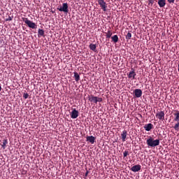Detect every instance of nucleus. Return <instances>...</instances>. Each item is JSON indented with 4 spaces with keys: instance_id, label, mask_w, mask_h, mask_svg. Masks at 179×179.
<instances>
[{
    "instance_id": "nucleus-1",
    "label": "nucleus",
    "mask_w": 179,
    "mask_h": 179,
    "mask_svg": "<svg viewBox=\"0 0 179 179\" xmlns=\"http://www.w3.org/2000/svg\"><path fill=\"white\" fill-rule=\"evenodd\" d=\"M146 143L148 146H150V148H156V146H159V145H160V140H153V138L150 136L149 138L147 139Z\"/></svg>"
},
{
    "instance_id": "nucleus-2",
    "label": "nucleus",
    "mask_w": 179,
    "mask_h": 179,
    "mask_svg": "<svg viewBox=\"0 0 179 179\" xmlns=\"http://www.w3.org/2000/svg\"><path fill=\"white\" fill-rule=\"evenodd\" d=\"M22 22L27 24L28 27H29L30 29H37V25L36 24V23L29 20V18L23 17Z\"/></svg>"
},
{
    "instance_id": "nucleus-3",
    "label": "nucleus",
    "mask_w": 179,
    "mask_h": 179,
    "mask_svg": "<svg viewBox=\"0 0 179 179\" xmlns=\"http://www.w3.org/2000/svg\"><path fill=\"white\" fill-rule=\"evenodd\" d=\"M88 99L91 103H94L95 104H97V103H101V101H103V98L94 96L93 95L90 96Z\"/></svg>"
},
{
    "instance_id": "nucleus-4",
    "label": "nucleus",
    "mask_w": 179,
    "mask_h": 179,
    "mask_svg": "<svg viewBox=\"0 0 179 179\" xmlns=\"http://www.w3.org/2000/svg\"><path fill=\"white\" fill-rule=\"evenodd\" d=\"M57 10L59 12H64V13H68V12H69V10L68 9V3H63L62 6L57 8Z\"/></svg>"
},
{
    "instance_id": "nucleus-5",
    "label": "nucleus",
    "mask_w": 179,
    "mask_h": 179,
    "mask_svg": "<svg viewBox=\"0 0 179 179\" xmlns=\"http://www.w3.org/2000/svg\"><path fill=\"white\" fill-rule=\"evenodd\" d=\"M98 3L101 9L103 10V12L107 11V3H106V1H104V0H98Z\"/></svg>"
},
{
    "instance_id": "nucleus-6",
    "label": "nucleus",
    "mask_w": 179,
    "mask_h": 179,
    "mask_svg": "<svg viewBox=\"0 0 179 179\" xmlns=\"http://www.w3.org/2000/svg\"><path fill=\"white\" fill-rule=\"evenodd\" d=\"M78 117H79V111L76 110V108H73L71 113V118H72L73 120H75Z\"/></svg>"
},
{
    "instance_id": "nucleus-7",
    "label": "nucleus",
    "mask_w": 179,
    "mask_h": 179,
    "mask_svg": "<svg viewBox=\"0 0 179 179\" xmlns=\"http://www.w3.org/2000/svg\"><path fill=\"white\" fill-rule=\"evenodd\" d=\"M164 111H159L156 114V117L157 118H158V120H160L162 121H163V120H164Z\"/></svg>"
},
{
    "instance_id": "nucleus-8",
    "label": "nucleus",
    "mask_w": 179,
    "mask_h": 179,
    "mask_svg": "<svg viewBox=\"0 0 179 179\" xmlns=\"http://www.w3.org/2000/svg\"><path fill=\"white\" fill-rule=\"evenodd\" d=\"M86 141H87V142H90V143H92V145H93V143H94V142H96V137H94L93 136H88L86 138Z\"/></svg>"
},
{
    "instance_id": "nucleus-9",
    "label": "nucleus",
    "mask_w": 179,
    "mask_h": 179,
    "mask_svg": "<svg viewBox=\"0 0 179 179\" xmlns=\"http://www.w3.org/2000/svg\"><path fill=\"white\" fill-rule=\"evenodd\" d=\"M141 169H142V166L139 164L135 165L131 168V171L134 173H138V171H140Z\"/></svg>"
},
{
    "instance_id": "nucleus-10",
    "label": "nucleus",
    "mask_w": 179,
    "mask_h": 179,
    "mask_svg": "<svg viewBox=\"0 0 179 179\" xmlns=\"http://www.w3.org/2000/svg\"><path fill=\"white\" fill-rule=\"evenodd\" d=\"M134 93L136 97L137 98L142 97V90L136 89L134 90Z\"/></svg>"
},
{
    "instance_id": "nucleus-11",
    "label": "nucleus",
    "mask_w": 179,
    "mask_h": 179,
    "mask_svg": "<svg viewBox=\"0 0 179 179\" xmlns=\"http://www.w3.org/2000/svg\"><path fill=\"white\" fill-rule=\"evenodd\" d=\"M127 76L129 79H132V80H134L136 76V73H135V71H131L129 73V74H127Z\"/></svg>"
},
{
    "instance_id": "nucleus-12",
    "label": "nucleus",
    "mask_w": 179,
    "mask_h": 179,
    "mask_svg": "<svg viewBox=\"0 0 179 179\" xmlns=\"http://www.w3.org/2000/svg\"><path fill=\"white\" fill-rule=\"evenodd\" d=\"M144 129H145V131L149 132V131H150L151 129H153V125L152 124V123H148L147 124H145Z\"/></svg>"
},
{
    "instance_id": "nucleus-13",
    "label": "nucleus",
    "mask_w": 179,
    "mask_h": 179,
    "mask_svg": "<svg viewBox=\"0 0 179 179\" xmlns=\"http://www.w3.org/2000/svg\"><path fill=\"white\" fill-rule=\"evenodd\" d=\"M158 5L159 8H164L166 6V0H159Z\"/></svg>"
},
{
    "instance_id": "nucleus-14",
    "label": "nucleus",
    "mask_w": 179,
    "mask_h": 179,
    "mask_svg": "<svg viewBox=\"0 0 179 179\" xmlns=\"http://www.w3.org/2000/svg\"><path fill=\"white\" fill-rule=\"evenodd\" d=\"M127 130H124L122 134H121V136H122V142H125L126 139H127Z\"/></svg>"
},
{
    "instance_id": "nucleus-15",
    "label": "nucleus",
    "mask_w": 179,
    "mask_h": 179,
    "mask_svg": "<svg viewBox=\"0 0 179 179\" xmlns=\"http://www.w3.org/2000/svg\"><path fill=\"white\" fill-rule=\"evenodd\" d=\"M173 115L175 117L173 121H176V122H179V111L176 110V113H173Z\"/></svg>"
},
{
    "instance_id": "nucleus-16",
    "label": "nucleus",
    "mask_w": 179,
    "mask_h": 179,
    "mask_svg": "<svg viewBox=\"0 0 179 179\" xmlns=\"http://www.w3.org/2000/svg\"><path fill=\"white\" fill-rule=\"evenodd\" d=\"M73 73L76 82H79V80H80V76L79 75V73H78V72H74Z\"/></svg>"
},
{
    "instance_id": "nucleus-17",
    "label": "nucleus",
    "mask_w": 179,
    "mask_h": 179,
    "mask_svg": "<svg viewBox=\"0 0 179 179\" xmlns=\"http://www.w3.org/2000/svg\"><path fill=\"white\" fill-rule=\"evenodd\" d=\"M106 38H110L113 36V31L108 29L107 32L105 33Z\"/></svg>"
},
{
    "instance_id": "nucleus-18",
    "label": "nucleus",
    "mask_w": 179,
    "mask_h": 179,
    "mask_svg": "<svg viewBox=\"0 0 179 179\" xmlns=\"http://www.w3.org/2000/svg\"><path fill=\"white\" fill-rule=\"evenodd\" d=\"M6 145H8V139H3V144L1 145V148L3 149H6Z\"/></svg>"
},
{
    "instance_id": "nucleus-19",
    "label": "nucleus",
    "mask_w": 179,
    "mask_h": 179,
    "mask_svg": "<svg viewBox=\"0 0 179 179\" xmlns=\"http://www.w3.org/2000/svg\"><path fill=\"white\" fill-rule=\"evenodd\" d=\"M38 36H42V37H44V34H45L44 30H43V29H39L38 30Z\"/></svg>"
},
{
    "instance_id": "nucleus-20",
    "label": "nucleus",
    "mask_w": 179,
    "mask_h": 179,
    "mask_svg": "<svg viewBox=\"0 0 179 179\" xmlns=\"http://www.w3.org/2000/svg\"><path fill=\"white\" fill-rule=\"evenodd\" d=\"M112 41H113V43H118V36L117 35H114L113 36H112Z\"/></svg>"
},
{
    "instance_id": "nucleus-21",
    "label": "nucleus",
    "mask_w": 179,
    "mask_h": 179,
    "mask_svg": "<svg viewBox=\"0 0 179 179\" xmlns=\"http://www.w3.org/2000/svg\"><path fill=\"white\" fill-rule=\"evenodd\" d=\"M90 50H92V51H96V45L91 43L90 45Z\"/></svg>"
},
{
    "instance_id": "nucleus-22",
    "label": "nucleus",
    "mask_w": 179,
    "mask_h": 179,
    "mask_svg": "<svg viewBox=\"0 0 179 179\" xmlns=\"http://www.w3.org/2000/svg\"><path fill=\"white\" fill-rule=\"evenodd\" d=\"M131 37H132V34H131V32H128L126 36V40H131Z\"/></svg>"
},
{
    "instance_id": "nucleus-23",
    "label": "nucleus",
    "mask_w": 179,
    "mask_h": 179,
    "mask_svg": "<svg viewBox=\"0 0 179 179\" xmlns=\"http://www.w3.org/2000/svg\"><path fill=\"white\" fill-rule=\"evenodd\" d=\"M175 131H179V122H177V123L173 127Z\"/></svg>"
},
{
    "instance_id": "nucleus-24",
    "label": "nucleus",
    "mask_w": 179,
    "mask_h": 179,
    "mask_svg": "<svg viewBox=\"0 0 179 179\" xmlns=\"http://www.w3.org/2000/svg\"><path fill=\"white\" fill-rule=\"evenodd\" d=\"M23 97H24V99H29V94H27V93H24Z\"/></svg>"
},
{
    "instance_id": "nucleus-25",
    "label": "nucleus",
    "mask_w": 179,
    "mask_h": 179,
    "mask_svg": "<svg viewBox=\"0 0 179 179\" xmlns=\"http://www.w3.org/2000/svg\"><path fill=\"white\" fill-rule=\"evenodd\" d=\"M128 155H129L128 151H124V152H123V156H124V157H127V156H128Z\"/></svg>"
},
{
    "instance_id": "nucleus-26",
    "label": "nucleus",
    "mask_w": 179,
    "mask_h": 179,
    "mask_svg": "<svg viewBox=\"0 0 179 179\" xmlns=\"http://www.w3.org/2000/svg\"><path fill=\"white\" fill-rule=\"evenodd\" d=\"M12 19H13V17L9 16V17L6 20V22H10V20H12Z\"/></svg>"
},
{
    "instance_id": "nucleus-27",
    "label": "nucleus",
    "mask_w": 179,
    "mask_h": 179,
    "mask_svg": "<svg viewBox=\"0 0 179 179\" xmlns=\"http://www.w3.org/2000/svg\"><path fill=\"white\" fill-rule=\"evenodd\" d=\"M169 3H174V0H168Z\"/></svg>"
},
{
    "instance_id": "nucleus-28",
    "label": "nucleus",
    "mask_w": 179,
    "mask_h": 179,
    "mask_svg": "<svg viewBox=\"0 0 179 179\" xmlns=\"http://www.w3.org/2000/svg\"><path fill=\"white\" fill-rule=\"evenodd\" d=\"M88 175H89V171H87L85 173V177H87Z\"/></svg>"
}]
</instances>
